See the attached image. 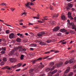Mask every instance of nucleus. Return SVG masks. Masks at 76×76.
Wrapping results in <instances>:
<instances>
[{"label": "nucleus", "mask_w": 76, "mask_h": 76, "mask_svg": "<svg viewBox=\"0 0 76 76\" xmlns=\"http://www.w3.org/2000/svg\"><path fill=\"white\" fill-rule=\"evenodd\" d=\"M39 44L40 45H46V43L44 42H40Z\"/></svg>", "instance_id": "ddd939ff"}, {"label": "nucleus", "mask_w": 76, "mask_h": 76, "mask_svg": "<svg viewBox=\"0 0 76 76\" xmlns=\"http://www.w3.org/2000/svg\"><path fill=\"white\" fill-rule=\"evenodd\" d=\"M5 25H6V26H11V25H8V24H5Z\"/></svg>", "instance_id": "680f3d73"}, {"label": "nucleus", "mask_w": 76, "mask_h": 76, "mask_svg": "<svg viewBox=\"0 0 76 76\" xmlns=\"http://www.w3.org/2000/svg\"><path fill=\"white\" fill-rule=\"evenodd\" d=\"M30 49L31 50H34V48H30Z\"/></svg>", "instance_id": "774afa93"}, {"label": "nucleus", "mask_w": 76, "mask_h": 76, "mask_svg": "<svg viewBox=\"0 0 76 76\" xmlns=\"http://www.w3.org/2000/svg\"><path fill=\"white\" fill-rule=\"evenodd\" d=\"M11 68L9 67L8 66H5L1 68V69L3 70V69H7L8 70H10Z\"/></svg>", "instance_id": "423d86ee"}, {"label": "nucleus", "mask_w": 76, "mask_h": 76, "mask_svg": "<svg viewBox=\"0 0 76 76\" xmlns=\"http://www.w3.org/2000/svg\"><path fill=\"white\" fill-rule=\"evenodd\" d=\"M52 41L51 40H48L46 41V42L47 43H50V42H51Z\"/></svg>", "instance_id": "e433bc0d"}, {"label": "nucleus", "mask_w": 76, "mask_h": 76, "mask_svg": "<svg viewBox=\"0 0 76 76\" xmlns=\"http://www.w3.org/2000/svg\"><path fill=\"white\" fill-rule=\"evenodd\" d=\"M31 2H29L27 3L26 4H25V5H26V6H30L31 5Z\"/></svg>", "instance_id": "a878e982"}, {"label": "nucleus", "mask_w": 76, "mask_h": 76, "mask_svg": "<svg viewBox=\"0 0 76 76\" xmlns=\"http://www.w3.org/2000/svg\"><path fill=\"white\" fill-rule=\"evenodd\" d=\"M23 51H26V49H25V48H23Z\"/></svg>", "instance_id": "4d7b16f0"}, {"label": "nucleus", "mask_w": 76, "mask_h": 76, "mask_svg": "<svg viewBox=\"0 0 76 76\" xmlns=\"http://www.w3.org/2000/svg\"><path fill=\"white\" fill-rule=\"evenodd\" d=\"M70 67H68L67 69H66L64 72V74H66L67 73L69 72V70H70Z\"/></svg>", "instance_id": "1a4fd4ad"}, {"label": "nucleus", "mask_w": 76, "mask_h": 76, "mask_svg": "<svg viewBox=\"0 0 76 76\" xmlns=\"http://www.w3.org/2000/svg\"><path fill=\"white\" fill-rule=\"evenodd\" d=\"M54 76H59V74L58 73L56 75H55Z\"/></svg>", "instance_id": "6e6d98bb"}, {"label": "nucleus", "mask_w": 76, "mask_h": 76, "mask_svg": "<svg viewBox=\"0 0 76 76\" xmlns=\"http://www.w3.org/2000/svg\"><path fill=\"white\" fill-rule=\"evenodd\" d=\"M61 33H59L58 34H57V36H58V37H60V36H61Z\"/></svg>", "instance_id": "58836bf2"}, {"label": "nucleus", "mask_w": 76, "mask_h": 76, "mask_svg": "<svg viewBox=\"0 0 76 76\" xmlns=\"http://www.w3.org/2000/svg\"><path fill=\"white\" fill-rule=\"evenodd\" d=\"M22 39H20V38H18L17 39L16 41L18 42H20L21 41Z\"/></svg>", "instance_id": "f8f14e48"}, {"label": "nucleus", "mask_w": 76, "mask_h": 76, "mask_svg": "<svg viewBox=\"0 0 76 76\" xmlns=\"http://www.w3.org/2000/svg\"><path fill=\"white\" fill-rule=\"evenodd\" d=\"M5 32L7 34H10V31H9V30H6L5 31Z\"/></svg>", "instance_id": "c9c22d12"}, {"label": "nucleus", "mask_w": 76, "mask_h": 76, "mask_svg": "<svg viewBox=\"0 0 76 76\" xmlns=\"http://www.w3.org/2000/svg\"><path fill=\"white\" fill-rule=\"evenodd\" d=\"M31 47H37V44H32L31 45Z\"/></svg>", "instance_id": "5701e85b"}, {"label": "nucleus", "mask_w": 76, "mask_h": 76, "mask_svg": "<svg viewBox=\"0 0 76 76\" xmlns=\"http://www.w3.org/2000/svg\"><path fill=\"white\" fill-rule=\"evenodd\" d=\"M75 28H76V26L75 25L72 26L71 27L72 29H75Z\"/></svg>", "instance_id": "c756f323"}, {"label": "nucleus", "mask_w": 76, "mask_h": 76, "mask_svg": "<svg viewBox=\"0 0 76 76\" xmlns=\"http://www.w3.org/2000/svg\"><path fill=\"white\" fill-rule=\"evenodd\" d=\"M44 67V65L43 64L40 65V69H42Z\"/></svg>", "instance_id": "f704fd0d"}, {"label": "nucleus", "mask_w": 76, "mask_h": 76, "mask_svg": "<svg viewBox=\"0 0 76 76\" xmlns=\"http://www.w3.org/2000/svg\"><path fill=\"white\" fill-rule=\"evenodd\" d=\"M62 66V64H57V67H61V66Z\"/></svg>", "instance_id": "aec40b11"}, {"label": "nucleus", "mask_w": 76, "mask_h": 76, "mask_svg": "<svg viewBox=\"0 0 76 76\" xmlns=\"http://www.w3.org/2000/svg\"><path fill=\"white\" fill-rule=\"evenodd\" d=\"M62 44H66V43H67V42H62Z\"/></svg>", "instance_id": "5fc2aeb1"}, {"label": "nucleus", "mask_w": 76, "mask_h": 76, "mask_svg": "<svg viewBox=\"0 0 76 76\" xmlns=\"http://www.w3.org/2000/svg\"><path fill=\"white\" fill-rule=\"evenodd\" d=\"M37 61H38V60H42V57H40L38 59H37Z\"/></svg>", "instance_id": "ea45409f"}, {"label": "nucleus", "mask_w": 76, "mask_h": 76, "mask_svg": "<svg viewBox=\"0 0 76 76\" xmlns=\"http://www.w3.org/2000/svg\"><path fill=\"white\" fill-rule=\"evenodd\" d=\"M68 17L69 19H70V20H74V18L72 16V13L70 12L68 13Z\"/></svg>", "instance_id": "f257e3e1"}, {"label": "nucleus", "mask_w": 76, "mask_h": 76, "mask_svg": "<svg viewBox=\"0 0 76 76\" xmlns=\"http://www.w3.org/2000/svg\"><path fill=\"white\" fill-rule=\"evenodd\" d=\"M69 25H72V26H73L75 25L74 23L73 22H72L71 23H69Z\"/></svg>", "instance_id": "c85d7f7f"}, {"label": "nucleus", "mask_w": 76, "mask_h": 76, "mask_svg": "<svg viewBox=\"0 0 76 76\" xmlns=\"http://www.w3.org/2000/svg\"><path fill=\"white\" fill-rule=\"evenodd\" d=\"M34 70L37 72H38V68L37 67L34 68Z\"/></svg>", "instance_id": "b1692460"}, {"label": "nucleus", "mask_w": 76, "mask_h": 76, "mask_svg": "<svg viewBox=\"0 0 76 76\" xmlns=\"http://www.w3.org/2000/svg\"><path fill=\"white\" fill-rule=\"evenodd\" d=\"M3 61H4V62L7 61V59H6V58L5 57L3 58Z\"/></svg>", "instance_id": "bb28decb"}, {"label": "nucleus", "mask_w": 76, "mask_h": 76, "mask_svg": "<svg viewBox=\"0 0 76 76\" xmlns=\"http://www.w3.org/2000/svg\"><path fill=\"white\" fill-rule=\"evenodd\" d=\"M19 51H21V52H22L23 51V49H20L19 50Z\"/></svg>", "instance_id": "49530a36"}, {"label": "nucleus", "mask_w": 76, "mask_h": 76, "mask_svg": "<svg viewBox=\"0 0 76 76\" xmlns=\"http://www.w3.org/2000/svg\"><path fill=\"white\" fill-rule=\"evenodd\" d=\"M26 64H24L22 66V67H24L25 66H26Z\"/></svg>", "instance_id": "052dcab7"}, {"label": "nucleus", "mask_w": 76, "mask_h": 76, "mask_svg": "<svg viewBox=\"0 0 76 76\" xmlns=\"http://www.w3.org/2000/svg\"><path fill=\"white\" fill-rule=\"evenodd\" d=\"M22 65V64L21 63H18L16 66H17V67H19L21 66Z\"/></svg>", "instance_id": "4468645a"}, {"label": "nucleus", "mask_w": 76, "mask_h": 76, "mask_svg": "<svg viewBox=\"0 0 76 76\" xmlns=\"http://www.w3.org/2000/svg\"><path fill=\"white\" fill-rule=\"evenodd\" d=\"M73 5L71 4L70 3H69L68 4V7L70 8H72L73 7Z\"/></svg>", "instance_id": "9b49d317"}, {"label": "nucleus", "mask_w": 76, "mask_h": 76, "mask_svg": "<svg viewBox=\"0 0 76 76\" xmlns=\"http://www.w3.org/2000/svg\"><path fill=\"white\" fill-rule=\"evenodd\" d=\"M53 67L52 68H48L47 69H45V71L46 72H48L49 71H52V70H53L54 69H55V66H53Z\"/></svg>", "instance_id": "f03ea898"}, {"label": "nucleus", "mask_w": 76, "mask_h": 76, "mask_svg": "<svg viewBox=\"0 0 76 76\" xmlns=\"http://www.w3.org/2000/svg\"><path fill=\"white\" fill-rule=\"evenodd\" d=\"M20 38H23L24 37V36H23V34H20Z\"/></svg>", "instance_id": "a19ab883"}, {"label": "nucleus", "mask_w": 76, "mask_h": 76, "mask_svg": "<svg viewBox=\"0 0 76 76\" xmlns=\"http://www.w3.org/2000/svg\"><path fill=\"white\" fill-rule=\"evenodd\" d=\"M37 59H36L35 60H32L31 61V62H32V63L33 64H34V63H35V62L36 61H37Z\"/></svg>", "instance_id": "a211bd4d"}, {"label": "nucleus", "mask_w": 76, "mask_h": 76, "mask_svg": "<svg viewBox=\"0 0 76 76\" xmlns=\"http://www.w3.org/2000/svg\"><path fill=\"white\" fill-rule=\"evenodd\" d=\"M24 57H25L24 55H22L20 57V60H23V58H24Z\"/></svg>", "instance_id": "f3484780"}, {"label": "nucleus", "mask_w": 76, "mask_h": 76, "mask_svg": "<svg viewBox=\"0 0 76 76\" xmlns=\"http://www.w3.org/2000/svg\"><path fill=\"white\" fill-rule=\"evenodd\" d=\"M51 23H52L53 24H54V23H55V21H53L52 22H51Z\"/></svg>", "instance_id": "8fccbe9b"}, {"label": "nucleus", "mask_w": 76, "mask_h": 76, "mask_svg": "<svg viewBox=\"0 0 76 76\" xmlns=\"http://www.w3.org/2000/svg\"><path fill=\"white\" fill-rule=\"evenodd\" d=\"M73 73L72 72H70L67 76H73Z\"/></svg>", "instance_id": "6ab92c4d"}, {"label": "nucleus", "mask_w": 76, "mask_h": 76, "mask_svg": "<svg viewBox=\"0 0 76 76\" xmlns=\"http://www.w3.org/2000/svg\"><path fill=\"white\" fill-rule=\"evenodd\" d=\"M34 3H33L32 2H31V3H30L31 6H34Z\"/></svg>", "instance_id": "3c124183"}, {"label": "nucleus", "mask_w": 76, "mask_h": 76, "mask_svg": "<svg viewBox=\"0 0 76 76\" xmlns=\"http://www.w3.org/2000/svg\"><path fill=\"white\" fill-rule=\"evenodd\" d=\"M58 16L56 14H54L53 16V18H57Z\"/></svg>", "instance_id": "72a5a7b5"}, {"label": "nucleus", "mask_w": 76, "mask_h": 76, "mask_svg": "<svg viewBox=\"0 0 76 76\" xmlns=\"http://www.w3.org/2000/svg\"><path fill=\"white\" fill-rule=\"evenodd\" d=\"M20 33H18L17 34V35H18V36H20Z\"/></svg>", "instance_id": "69168bd1"}, {"label": "nucleus", "mask_w": 76, "mask_h": 76, "mask_svg": "<svg viewBox=\"0 0 76 76\" xmlns=\"http://www.w3.org/2000/svg\"><path fill=\"white\" fill-rule=\"evenodd\" d=\"M67 22H68V23L69 24V23H70V20H69L68 19L67 20Z\"/></svg>", "instance_id": "338daca9"}, {"label": "nucleus", "mask_w": 76, "mask_h": 76, "mask_svg": "<svg viewBox=\"0 0 76 76\" xmlns=\"http://www.w3.org/2000/svg\"><path fill=\"white\" fill-rule=\"evenodd\" d=\"M17 65H15L14 66H12V68H13V69L15 68V67H16Z\"/></svg>", "instance_id": "864d4df0"}, {"label": "nucleus", "mask_w": 76, "mask_h": 76, "mask_svg": "<svg viewBox=\"0 0 76 76\" xmlns=\"http://www.w3.org/2000/svg\"><path fill=\"white\" fill-rule=\"evenodd\" d=\"M14 37V33H11L9 35V38L10 39H12Z\"/></svg>", "instance_id": "6e6552de"}, {"label": "nucleus", "mask_w": 76, "mask_h": 76, "mask_svg": "<svg viewBox=\"0 0 76 76\" xmlns=\"http://www.w3.org/2000/svg\"><path fill=\"white\" fill-rule=\"evenodd\" d=\"M9 55L10 56H15V55H16V54H15V50H12L10 52Z\"/></svg>", "instance_id": "20e7f679"}, {"label": "nucleus", "mask_w": 76, "mask_h": 76, "mask_svg": "<svg viewBox=\"0 0 76 76\" xmlns=\"http://www.w3.org/2000/svg\"><path fill=\"white\" fill-rule=\"evenodd\" d=\"M57 72V70H54V71H53L52 72H50L49 73V74H51V75H53L54 74V73H56V72Z\"/></svg>", "instance_id": "0eeeda50"}, {"label": "nucleus", "mask_w": 76, "mask_h": 76, "mask_svg": "<svg viewBox=\"0 0 76 76\" xmlns=\"http://www.w3.org/2000/svg\"><path fill=\"white\" fill-rule=\"evenodd\" d=\"M76 68V64L75 65V66L73 67V69H75Z\"/></svg>", "instance_id": "13d9d810"}, {"label": "nucleus", "mask_w": 76, "mask_h": 76, "mask_svg": "<svg viewBox=\"0 0 76 76\" xmlns=\"http://www.w3.org/2000/svg\"><path fill=\"white\" fill-rule=\"evenodd\" d=\"M37 35L39 37H42V34H41V32H39L37 34Z\"/></svg>", "instance_id": "2eb2a0df"}, {"label": "nucleus", "mask_w": 76, "mask_h": 76, "mask_svg": "<svg viewBox=\"0 0 76 76\" xmlns=\"http://www.w3.org/2000/svg\"><path fill=\"white\" fill-rule=\"evenodd\" d=\"M61 19L62 20H65V19H66V17H65V16L63 15L61 16Z\"/></svg>", "instance_id": "dca6fc26"}, {"label": "nucleus", "mask_w": 76, "mask_h": 76, "mask_svg": "<svg viewBox=\"0 0 76 76\" xmlns=\"http://www.w3.org/2000/svg\"><path fill=\"white\" fill-rule=\"evenodd\" d=\"M1 54H5V51H2L1 52Z\"/></svg>", "instance_id": "de8ad7c7"}, {"label": "nucleus", "mask_w": 76, "mask_h": 76, "mask_svg": "<svg viewBox=\"0 0 76 76\" xmlns=\"http://www.w3.org/2000/svg\"><path fill=\"white\" fill-rule=\"evenodd\" d=\"M10 61L12 63H14L16 61V59L15 58H12L10 59Z\"/></svg>", "instance_id": "39448f33"}, {"label": "nucleus", "mask_w": 76, "mask_h": 76, "mask_svg": "<svg viewBox=\"0 0 76 76\" xmlns=\"http://www.w3.org/2000/svg\"><path fill=\"white\" fill-rule=\"evenodd\" d=\"M2 50H4V51H5L6 50V47H2L1 48Z\"/></svg>", "instance_id": "4c0bfd02"}, {"label": "nucleus", "mask_w": 76, "mask_h": 76, "mask_svg": "<svg viewBox=\"0 0 76 76\" xmlns=\"http://www.w3.org/2000/svg\"><path fill=\"white\" fill-rule=\"evenodd\" d=\"M4 64H5L4 62L2 61L1 63L0 64L1 66H3V65H4Z\"/></svg>", "instance_id": "cd10ccee"}, {"label": "nucleus", "mask_w": 76, "mask_h": 76, "mask_svg": "<svg viewBox=\"0 0 76 76\" xmlns=\"http://www.w3.org/2000/svg\"><path fill=\"white\" fill-rule=\"evenodd\" d=\"M25 15L26 14V12H23V13H22L21 14V16H23V15Z\"/></svg>", "instance_id": "a18cd8bd"}, {"label": "nucleus", "mask_w": 76, "mask_h": 76, "mask_svg": "<svg viewBox=\"0 0 76 76\" xmlns=\"http://www.w3.org/2000/svg\"><path fill=\"white\" fill-rule=\"evenodd\" d=\"M60 29V27L59 26H58L56 27L53 29V32H57Z\"/></svg>", "instance_id": "7ed1b4c3"}, {"label": "nucleus", "mask_w": 76, "mask_h": 76, "mask_svg": "<svg viewBox=\"0 0 76 76\" xmlns=\"http://www.w3.org/2000/svg\"><path fill=\"white\" fill-rule=\"evenodd\" d=\"M21 69H17L15 70V71L16 72H19V71H20Z\"/></svg>", "instance_id": "c03bdc74"}, {"label": "nucleus", "mask_w": 76, "mask_h": 76, "mask_svg": "<svg viewBox=\"0 0 76 76\" xmlns=\"http://www.w3.org/2000/svg\"><path fill=\"white\" fill-rule=\"evenodd\" d=\"M50 53V52L47 51L45 52V53H44V54H48V53Z\"/></svg>", "instance_id": "09e8293b"}, {"label": "nucleus", "mask_w": 76, "mask_h": 76, "mask_svg": "<svg viewBox=\"0 0 76 76\" xmlns=\"http://www.w3.org/2000/svg\"><path fill=\"white\" fill-rule=\"evenodd\" d=\"M22 48L21 47H18L17 48V49H19L20 48Z\"/></svg>", "instance_id": "0e129e2a"}, {"label": "nucleus", "mask_w": 76, "mask_h": 76, "mask_svg": "<svg viewBox=\"0 0 76 76\" xmlns=\"http://www.w3.org/2000/svg\"><path fill=\"white\" fill-rule=\"evenodd\" d=\"M54 64V62H51L50 63V66H53V65Z\"/></svg>", "instance_id": "4be33fe9"}, {"label": "nucleus", "mask_w": 76, "mask_h": 76, "mask_svg": "<svg viewBox=\"0 0 76 76\" xmlns=\"http://www.w3.org/2000/svg\"><path fill=\"white\" fill-rule=\"evenodd\" d=\"M74 21L75 22H76V17H75L74 18Z\"/></svg>", "instance_id": "bf43d9fd"}, {"label": "nucleus", "mask_w": 76, "mask_h": 76, "mask_svg": "<svg viewBox=\"0 0 76 76\" xmlns=\"http://www.w3.org/2000/svg\"><path fill=\"white\" fill-rule=\"evenodd\" d=\"M40 33L42 36V35H44L45 34V32L44 31H42V32H40Z\"/></svg>", "instance_id": "473e14b6"}, {"label": "nucleus", "mask_w": 76, "mask_h": 76, "mask_svg": "<svg viewBox=\"0 0 76 76\" xmlns=\"http://www.w3.org/2000/svg\"><path fill=\"white\" fill-rule=\"evenodd\" d=\"M73 62H74V60L73 59H71L69 60V64H72Z\"/></svg>", "instance_id": "412c9836"}, {"label": "nucleus", "mask_w": 76, "mask_h": 76, "mask_svg": "<svg viewBox=\"0 0 76 76\" xmlns=\"http://www.w3.org/2000/svg\"><path fill=\"white\" fill-rule=\"evenodd\" d=\"M59 53V51H57L55 52V53Z\"/></svg>", "instance_id": "e2e57ef3"}, {"label": "nucleus", "mask_w": 76, "mask_h": 76, "mask_svg": "<svg viewBox=\"0 0 76 76\" xmlns=\"http://www.w3.org/2000/svg\"><path fill=\"white\" fill-rule=\"evenodd\" d=\"M60 32H66L67 31V30L64 29V28L61 29L59 30Z\"/></svg>", "instance_id": "9d476101"}, {"label": "nucleus", "mask_w": 76, "mask_h": 76, "mask_svg": "<svg viewBox=\"0 0 76 76\" xmlns=\"http://www.w3.org/2000/svg\"><path fill=\"white\" fill-rule=\"evenodd\" d=\"M2 6H7V4H6L5 3H2L1 4H0V5H1Z\"/></svg>", "instance_id": "2f4dec72"}, {"label": "nucleus", "mask_w": 76, "mask_h": 76, "mask_svg": "<svg viewBox=\"0 0 76 76\" xmlns=\"http://www.w3.org/2000/svg\"><path fill=\"white\" fill-rule=\"evenodd\" d=\"M25 6L26 7V9H28V8H29V9H32L31 8V7H30V6H26V5H25Z\"/></svg>", "instance_id": "7c9ffc66"}, {"label": "nucleus", "mask_w": 76, "mask_h": 76, "mask_svg": "<svg viewBox=\"0 0 76 76\" xmlns=\"http://www.w3.org/2000/svg\"><path fill=\"white\" fill-rule=\"evenodd\" d=\"M19 22L20 23H21V22H23V20H20L19 21Z\"/></svg>", "instance_id": "603ef678"}, {"label": "nucleus", "mask_w": 76, "mask_h": 76, "mask_svg": "<svg viewBox=\"0 0 76 76\" xmlns=\"http://www.w3.org/2000/svg\"><path fill=\"white\" fill-rule=\"evenodd\" d=\"M69 63V62L68 61H66V62L64 63V64H67L68 63Z\"/></svg>", "instance_id": "37998d69"}, {"label": "nucleus", "mask_w": 76, "mask_h": 76, "mask_svg": "<svg viewBox=\"0 0 76 76\" xmlns=\"http://www.w3.org/2000/svg\"><path fill=\"white\" fill-rule=\"evenodd\" d=\"M34 69H31L30 70V71L31 72H32L34 71Z\"/></svg>", "instance_id": "79ce46f5"}, {"label": "nucleus", "mask_w": 76, "mask_h": 76, "mask_svg": "<svg viewBox=\"0 0 76 76\" xmlns=\"http://www.w3.org/2000/svg\"><path fill=\"white\" fill-rule=\"evenodd\" d=\"M10 10H11L12 12H13L14 11H15V9L13 8H11L10 9Z\"/></svg>", "instance_id": "393cba45"}]
</instances>
